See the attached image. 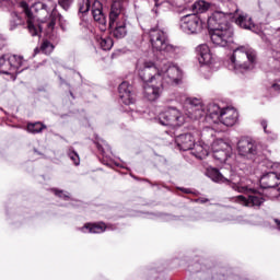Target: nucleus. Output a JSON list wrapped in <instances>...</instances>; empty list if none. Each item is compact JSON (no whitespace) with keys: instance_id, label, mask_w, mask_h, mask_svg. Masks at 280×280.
Listing matches in <instances>:
<instances>
[{"instance_id":"23","label":"nucleus","mask_w":280,"mask_h":280,"mask_svg":"<svg viewBox=\"0 0 280 280\" xmlns=\"http://www.w3.org/2000/svg\"><path fill=\"white\" fill-rule=\"evenodd\" d=\"M260 185L264 189H270L279 187L280 185V173L275 172L267 173L260 177Z\"/></svg>"},{"instance_id":"36","label":"nucleus","mask_w":280,"mask_h":280,"mask_svg":"<svg viewBox=\"0 0 280 280\" xmlns=\"http://www.w3.org/2000/svg\"><path fill=\"white\" fill-rule=\"evenodd\" d=\"M55 196H58L59 198H65V200H68L69 195L65 194L63 191L54 190Z\"/></svg>"},{"instance_id":"26","label":"nucleus","mask_w":280,"mask_h":280,"mask_svg":"<svg viewBox=\"0 0 280 280\" xmlns=\"http://www.w3.org/2000/svg\"><path fill=\"white\" fill-rule=\"evenodd\" d=\"M206 117L214 119V121H220V115H222V109L220 108V105L215 103H210L206 105Z\"/></svg>"},{"instance_id":"27","label":"nucleus","mask_w":280,"mask_h":280,"mask_svg":"<svg viewBox=\"0 0 280 280\" xmlns=\"http://www.w3.org/2000/svg\"><path fill=\"white\" fill-rule=\"evenodd\" d=\"M236 25L242 27L243 30H253L255 28V23H253V19L247 14H241L236 19Z\"/></svg>"},{"instance_id":"24","label":"nucleus","mask_w":280,"mask_h":280,"mask_svg":"<svg viewBox=\"0 0 280 280\" xmlns=\"http://www.w3.org/2000/svg\"><path fill=\"white\" fill-rule=\"evenodd\" d=\"M82 233H104V231H113L112 226L104 223H88L81 228Z\"/></svg>"},{"instance_id":"40","label":"nucleus","mask_w":280,"mask_h":280,"mask_svg":"<svg viewBox=\"0 0 280 280\" xmlns=\"http://www.w3.org/2000/svg\"><path fill=\"white\" fill-rule=\"evenodd\" d=\"M275 223H276V225H277L278 231H280V220H279V219H276V220H275Z\"/></svg>"},{"instance_id":"25","label":"nucleus","mask_w":280,"mask_h":280,"mask_svg":"<svg viewBox=\"0 0 280 280\" xmlns=\"http://www.w3.org/2000/svg\"><path fill=\"white\" fill-rule=\"evenodd\" d=\"M92 16L96 23L101 25H106V16L102 12V2L95 0L92 4Z\"/></svg>"},{"instance_id":"30","label":"nucleus","mask_w":280,"mask_h":280,"mask_svg":"<svg viewBox=\"0 0 280 280\" xmlns=\"http://www.w3.org/2000/svg\"><path fill=\"white\" fill-rule=\"evenodd\" d=\"M47 129V126L43 125L42 122H34L27 125V130L32 135H38V132H43V130Z\"/></svg>"},{"instance_id":"14","label":"nucleus","mask_w":280,"mask_h":280,"mask_svg":"<svg viewBox=\"0 0 280 280\" xmlns=\"http://www.w3.org/2000/svg\"><path fill=\"white\" fill-rule=\"evenodd\" d=\"M211 150L213 158L220 163H225V161H229L232 152L231 145L224 142L222 139L214 140L211 144Z\"/></svg>"},{"instance_id":"38","label":"nucleus","mask_w":280,"mask_h":280,"mask_svg":"<svg viewBox=\"0 0 280 280\" xmlns=\"http://www.w3.org/2000/svg\"><path fill=\"white\" fill-rule=\"evenodd\" d=\"M261 126H262V128H264V131H265V132H268V129H267V128H268V121L262 120V121H261Z\"/></svg>"},{"instance_id":"4","label":"nucleus","mask_w":280,"mask_h":280,"mask_svg":"<svg viewBox=\"0 0 280 280\" xmlns=\"http://www.w3.org/2000/svg\"><path fill=\"white\" fill-rule=\"evenodd\" d=\"M208 176L211 178V180H213V183H225L231 187V189L237 191L238 194H248V191H253L252 188L244 185V179L234 171L226 173V170L220 172L217 168H211L208 171Z\"/></svg>"},{"instance_id":"21","label":"nucleus","mask_w":280,"mask_h":280,"mask_svg":"<svg viewBox=\"0 0 280 280\" xmlns=\"http://www.w3.org/2000/svg\"><path fill=\"white\" fill-rule=\"evenodd\" d=\"M197 59L200 65H211L213 61V54L207 44H200L196 47Z\"/></svg>"},{"instance_id":"5","label":"nucleus","mask_w":280,"mask_h":280,"mask_svg":"<svg viewBox=\"0 0 280 280\" xmlns=\"http://www.w3.org/2000/svg\"><path fill=\"white\" fill-rule=\"evenodd\" d=\"M149 40L153 51L161 54H176L178 47L170 44L167 33L159 27H153L149 31Z\"/></svg>"},{"instance_id":"15","label":"nucleus","mask_w":280,"mask_h":280,"mask_svg":"<svg viewBox=\"0 0 280 280\" xmlns=\"http://www.w3.org/2000/svg\"><path fill=\"white\" fill-rule=\"evenodd\" d=\"M163 81L159 80L155 82L144 83L143 96L148 102H156L161 95H163L164 89Z\"/></svg>"},{"instance_id":"17","label":"nucleus","mask_w":280,"mask_h":280,"mask_svg":"<svg viewBox=\"0 0 280 280\" xmlns=\"http://www.w3.org/2000/svg\"><path fill=\"white\" fill-rule=\"evenodd\" d=\"M233 202H237L238 205H242L243 207H261L264 202H266V199H264L262 195L259 194H253L249 195L247 198L243 195H238L234 198H232Z\"/></svg>"},{"instance_id":"12","label":"nucleus","mask_w":280,"mask_h":280,"mask_svg":"<svg viewBox=\"0 0 280 280\" xmlns=\"http://www.w3.org/2000/svg\"><path fill=\"white\" fill-rule=\"evenodd\" d=\"M25 60L23 57L16 55H2L0 57V69L3 73H14L18 69L23 67Z\"/></svg>"},{"instance_id":"32","label":"nucleus","mask_w":280,"mask_h":280,"mask_svg":"<svg viewBox=\"0 0 280 280\" xmlns=\"http://www.w3.org/2000/svg\"><path fill=\"white\" fill-rule=\"evenodd\" d=\"M40 51L42 54L49 55L51 51H54V44H51L49 40H44L40 45Z\"/></svg>"},{"instance_id":"8","label":"nucleus","mask_w":280,"mask_h":280,"mask_svg":"<svg viewBox=\"0 0 280 280\" xmlns=\"http://www.w3.org/2000/svg\"><path fill=\"white\" fill-rule=\"evenodd\" d=\"M210 40L215 47H231L233 43V27L224 25L221 28H212L209 32Z\"/></svg>"},{"instance_id":"1","label":"nucleus","mask_w":280,"mask_h":280,"mask_svg":"<svg viewBox=\"0 0 280 280\" xmlns=\"http://www.w3.org/2000/svg\"><path fill=\"white\" fill-rule=\"evenodd\" d=\"M20 8L26 18L27 30L31 36H38L40 32H45L49 36L54 32L56 23L62 19L58 11H56V4L47 9V4L43 2L30 4L22 1L20 2Z\"/></svg>"},{"instance_id":"13","label":"nucleus","mask_w":280,"mask_h":280,"mask_svg":"<svg viewBox=\"0 0 280 280\" xmlns=\"http://www.w3.org/2000/svg\"><path fill=\"white\" fill-rule=\"evenodd\" d=\"M186 104L188 105L186 115L189 119L198 120L202 117H207V105L198 98H187Z\"/></svg>"},{"instance_id":"22","label":"nucleus","mask_w":280,"mask_h":280,"mask_svg":"<svg viewBox=\"0 0 280 280\" xmlns=\"http://www.w3.org/2000/svg\"><path fill=\"white\" fill-rule=\"evenodd\" d=\"M175 143L179 150L187 152V150H192L194 145L196 144V139L191 133H183L176 137Z\"/></svg>"},{"instance_id":"3","label":"nucleus","mask_w":280,"mask_h":280,"mask_svg":"<svg viewBox=\"0 0 280 280\" xmlns=\"http://www.w3.org/2000/svg\"><path fill=\"white\" fill-rule=\"evenodd\" d=\"M128 14L126 2L115 0L109 12V28L114 38H126L128 34Z\"/></svg>"},{"instance_id":"33","label":"nucleus","mask_w":280,"mask_h":280,"mask_svg":"<svg viewBox=\"0 0 280 280\" xmlns=\"http://www.w3.org/2000/svg\"><path fill=\"white\" fill-rule=\"evenodd\" d=\"M68 156L69 159H71L72 163H74V165H80V155L78 154V152H75L73 150V148H70L68 150Z\"/></svg>"},{"instance_id":"35","label":"nucleus","mask_w":280,"mask_h":280,"mask_svg":"<svg viewBox=\"0 0 280 280\" xmlns=\"http://www.w3.org/2000/svg\"><path fill=\"white\" fill-rule=\"evenodd\" d=\"M21 19H22L21 15H19L18 13H13V21H14L15 25H21L23 23V21Z\"/></svg>"},{"instance_id":"37","label":"nucleus","mask_w":280,"mask_h":280,"mask_svg":"<svg viewBox=\"0 0 280 280\" xmlns=\"http://www.w3.org/2000/svg\"><path fill=\"white\" fill-rule=\"evenodd\" d=\"M7 45V42L3 37V35H0V49H3V47H5Z\"/></svg>"},{"instance_id":"34","label":"nucleus","mask_w":280,"mask_h":280,"mask_svg":"<svg viewBox=\"0 0 280 280\" xmlns=\"http://www.w3.org/2000/svg\"><path fill=\"white\" fill-rule=\"evenodd\" d=\"M58 3L63 10H67L68 8H71L73 0H59Z\"/></svg>"},{"instance_id":"39","label":"nucleus","mask_w":280,"mask_h":280,"mask_svg":"<svg viewBox=\"0 0 280 280\" xmlns=\"http://www.w3.org/2000/svg\"><path fill=\"white\" fill-rule=\"evenodd\" d=\"M275 60H277V62H280V52H276Z\"/></svg>"},{"instance_id":"41","label":"nucleus","mask_w":280,"mask_h":280,"mask_svg":"<svg viewBox=\"0 0 280 280\" xmlns=\"http://www.w3.org/2000/svg\"><path fill=\"white\" fill-rule=\"evenodd\" d=\"M185 194H189V189H182Z\"/></svg>"},{"instance_id":"11","label":"nucleus","mask_w":280,"mask_h":280,"mask_svg":"<svg viewBox=\"0 0 280 280\" xmlns=\"http://www.w3.org/2000/svg\"><path fill=\"white\" fill-rule=\"evenodd\" d=\"M179 27L185 34H200L205 28V24L198 15L187 14L180 19Z\"/></svg>"},{"instance_id":"2","label":"nucleus","mask_w":280,"mask_h":280,"mask_svg":"<svg viewBox=\"0 0 280 280\" xmlns=\"http://www.w3.org/2000/svg\"><path fill=\"white\" fill-rule=\"evenodd\" d=\"M257 60V52L250 46H238L233 49V54L228 60V69L236 71V73H244L250 71L255 61Z\"/></svg>"},{"instance_id":"31","label":"nucleus","mask_w":280,"mask_h":280,"mask_svg":"<svg viewBox=\"0 0 280 280\" xmlns=\"http://www.w3.org/2000/svg\"><path fill=\"white\" fill-rule=\"evenodd\" d=\"M91 10V0H79V12L86 14Z\"/></svg>"},{"instance_id":"19","label":"nucleus","mask_w":280,"mask_h":280,"mask_svg":"<svg viewBox=\"0 0 280 280\" xmlns=\"http://www.w3.org/2000/svg\"><path fill=\"white\" fill-rule=\"evenodd\" d=\"M238 117L240 114L237 113V109L234 107H225L221 110L219 121L224 126H235Z\"/></svg>"},{"instance_id":"9","label":"nucleus","mask_w":280,"mask_h":280,"mask_svg":"<svg viewBox=\"0 0 280 280\" xmlns=\"http://www.w3.org/2000/svg\"><path fill=\"white\" fill-rule=\"evenodd\" d=\"M137 71L139 78L144 81V84L161 80V74H159L160 69L156 68V65H154V61L152 60H145L141 63H138Z\"/></svg>"},{"instance_id":"20","label":"nucleus","mask_w":280,"mask_h":280,"mask_svg":"<svg viewBox=\"0 0 280 280\" xmlns=\"http://www.w3.org/2000/svg\"><path fill=\"white\" fill-rule=\"evenodd\" d=\"M118 93L122 104L127 106L135 104V94H132V85L130 83L124 81L118 88Z\"/></svg>"},{"instance_id":"42","label":"nucleus","mask_w":280,"mask_h":280,"mask_svg":"<svg viewBox=\"0 0 280 280\" xmlns=\"http://www.w3.org/2000/svg\"><path fill=\"white\" fill-rule=\"evenodd\" d=\"M207 199H199V202H207Z\"/></svg>"},{"instance_id":"10","label":"nucleus","mask_w":280,"mask_h":280,"mask_svg":"<svg viewBox=\"0 0 280 280\" xmlns=\"http://www.w3.org/2000/svg\"><path fill=\"white\" fill-rule=\"evenodd\" d=\"M213 129L207 127L201 131L202 144H195L191 150V154L196 159H207L209 156V142L213 140Z\"/></svg>"},{"instance_id":"28","label":"nucleus","mask_w":280,"mask_h":280,"mask_svg":"<svg viewBox=\"0 0 280 280\" xmlns=\"http://www.w3.org/2000/svg\"><path fill=\"white\" fill-rule=\"evenodd\" d=\"M209 8H211V4L205 0H199L192 5V9L197 14H202L203 12H207Z\"/></svg>"},{"instance_id":"16","label":"nucleus","mask_w":280,"mask_h":280,"mask_svg":"<svg viewBox=\"0 0 280 280\" xmlns=\"http://www.w3.org/2000/svg\"><path fill=\"white\" fill-rule=\"evenodd\" d=\"M229 19H231L230 14L222 11H215L208 18V27L209 30H220L224 27V25H231Z\"/></svg>"},{"instance_id":"18","label":"nucleus","mask_w":280,"mask_h":280,"mask_svg":"<svg viewBox=\"0 0 280 280\" xmlns=\"http://www.w3.org/2000/svg\"><path fill=\"white\" fill-rule=\"evenodd\" d=\"M237 152L240 156L253 159L257 154V145L248 139H241L237 143Z\"/></svg>"},{"instance_id":"29","label":"nucleus","mask_w":280,"mask_h":280,"mask_svg":"<svg viewBox=\"0 0 280 280\" xmlns=\"http://www.w3.org/2000/svg\"><path fill=\"white\" fill-rule=\"evenodd\" d=\"M97 43L101 47V49H103L104 51H108L110 49H113V38L105 36V37H100L97 39Z\"/></svg>"},{"instance_id":"7","label":"nucleus","mask_w":280,"mask_h":280,"mask_svg":"<svg viewBox=\"0 0 280 280\" xmlns=\"http://www.w3.org/2000/svg\"><path fill=\"white\" fill-rule=\"evenodd\" d=\"M160 80L163 82V85L171 84L176 85L180 83L183 79V72L178 66H174L172 62H164L160 68Z\"/></svg>"},{"instance_id":"6","label":"nucleus","mask_w":280,"mask_h":280,"mask_svg":"<svg viewBox=\"0 0 280 280\" xmlns=\"http://www.w3.org/2000/svg\"><path fill=\"white\" fill-rule=\"evenodd\" d=\"M158 121L161 126L179 128V126L185 125V115H183V112L176 107H168L159 114Z\"/></svg>"},{"instance_id":"43","label":"nucleus","mask_w":280,"mask_h":280,"mask_svg":"<svg viewBox=\"0 0 280 280\" xmlns=\"http://www.w3.org/2000/svg\"><path fill=\"white\" fill-rule=\"evenodd\" d=\"M272 139H277V135H273V136H272Z\"/></svg>"}]
</instances>
